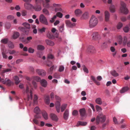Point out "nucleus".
Wrapping results in <instances>:
<instances>
[{
	"instance_id": "nucleus-1",
	"label": "nucleus",
	"mask_w": 130,
	"mask_h": 130,
	"mask_svg": "<svg viewBox=\"0 0 130 130\" xmlns=\"http://www.w3.org/2000/svg\"><path fill=\"white\" fill-rule=\"evenodd\" d=\"M19 87L21 89H23L22 92L24 94L26 93L27 95V100L28 101L30 99H30L32 100V93L31 91H30L29 92V88L27 86L26 90L24 89V85L21 83H20L19 86Z\"/></svg>"
},
{
	"instance_id": "nucleus-2",
	"label": "nucleus",
	"mask_w": 130,
	"mask_h": 130,
	"mask_svg": "<svg viewBox=\"0 0 130 130\" xmlns=\"http://www.w3.org/2000/svg\"><path fill=\"white\" fill-rule=\"evenodd\" d=\"M98 23L97 19L94 16L92 15L89 21V27L91 28H93L96 26Z\"/></svg>"
},
{
	"instance_id": "nucleus-3",
	"label": "nucleus",
	"mask_w": 130,
	"mask_h": 130,
	"mask_svg": "<svg viewBox=\"0 0 130 130\" xmlns=\"http://www.w3.org/2000/svg\"><path fill=\"white\" fill-rule=\"evenodd\" d=\"M43 2V0H35V4L33 7L34 9L37 11L41 10V4Z\"/></svg>"
},
{
	"instance_id": "nucleus-4",
	"label": "nucleus",
	"mask_w": 130,
	"mask_h": 130,
	"mask_svg": "<svg viewBox=\"0 0 130 130\" xmlns=\"http://www.w3.org/2000/svg\"><path fill=\"white\" fill-rule=\"evenodd\" d=\"M120 5V10L121 12L125 14H127L128 12V11L126 7V4L124 2L121 1Z\"/></svg>"
},
{
	"instance_id": "nucleus-5",
	"label": "nucleus",
	"mask_w": 130,
	"mask_h": 130,
	"mask_svg": "<svg viewBox=\"0 0 130 130\" xmlns=\"http://www.w3.org/2000/svg\"><path fill=\"white\" fill-rule=\"evenodd\" d=\"M106 120V117L105 115H101L100 116H97L96 119V124H98L100 122L103 123Z\"/></svg>"
},
{
	"instance_id": "nucleus-6",
	"label": "nucleus",
	"mask_w": 130,
	"mask_h": 130,
	"mask_svg": "<svg viewBox=\"0 0 130 130\" xmlns=\"http://www.w3.org/2000/svg\"><path fill=\"white\" fill-rule=\"evenodd\" d=\"M39 20L42 23L46 25H48V23L46 17L43 14H41L39 16Z\"/></svg>"
},
{
	"instance_id": "nucleus-7",
	"label": "nucleus",
	"mask_w": 130,
	"mask_h": 130,
	"mask_svg": "<svg viewBox=\"0 0 130 130\" xmlns=\"http://www.w3.org/2000/svg\"><path fill=\"white\" fill-rule=\"evenodd\" d=\"M2 82L3 84L9 86H10L13 84V82L10 79L7 78H5L4 80H3L2 81Z\"/></svg>"
},
{
	"instance_id": "nucleus-8",
	"label": "nucleus",
	"mask_w": 130,
	"mask_h": 130,
	"mask_svg": "<svg viewBox=\"0 0 130 130\" xmlns=\"http://www.w3.org/2000/svg\"><path fill=\"white\" fill-rule=\"evenodd\" d=\"M92 38L94 40H100L101 39V37L100 35L98 32H95L93 33Z\"/></svg>"
},
{
	"instance_id": "nucleus-9",
	"label": "nucleus",
	"mask_w": 130,
	"mask_h": 130,
	"mask_svg": "<svg viewBox=\"0 0 130 130\" xmlns=\"http://www.w3.org/2000/svg\"><path fill=\"white\" fill-rule=\"evenodd\" d=\"M65 23L67 27L70 28H72L75 26V24L74 23H72L71 22L68 20L65 21Z\"/></svg>"
},
{
	"instance_id": "nucleus-10",
	"label": "nucleus",
	"mask_w": 130,
	"mask_h": 130,
	"mask_svg": "<svg viewBox=\"0 0 130 130\" xmlns=\"http://www.w3.org/2000/svg\"><path fill=\"white\" fill-rule=\"evenodd\" d=\"M36 72L38 74L42 76H45L46 75V73L43 70L37 69L36 70Z\"/></svg>"
},
{
	"instance_id": "nucleus-11",
	"label": "nucleus",
	"mask_w": 130,
	"mask_h": 130,
	"mask_svg": "<svg viewBox=\"0 0 130 130\" xmlns=\"http://www.w3.org/2000/svg\"><path fill=\"white\" fill-rule=\"evenodd\" d=\"M88 53L92 54L95 53V48L92 46H89L87 49V51Z\"/></svg>"
},
{
	"instance_id": "nucleus-12",
	"label": "nucleus",
	"mask_w": 130,
	"mask_h": 130,
	"mask_svg": "<svg viewBox=\"0 0 130 130\" xmlns=\"http://www.w3.org/2000/svg\"><path fill=\"white\" fill-rule=\"evenodd\" d=\"M54 6L56 7L55 8V11L56 12L61 11L62 9L60 7L61 5H60L57 4H54L53 5Z\"/></svg>"
},
{
	"instance_id": "nucleus-13",
	"label": "nucleus",
	"mask_w": 130,
	"mask_h": 130,
	"mask_svg": "<svg viewBox=\"0 0 130 130\" xmlns=\"http://www.w3.org/2000/svg\"><path fill=\"white\" fill-rule=\"evenodd\" d=\"M105 20L106 22L109 21L110 18V14L109 12L107 11L105 12Z\"/></svg>"
},
{
	"instance_id": "nucleus-14",
	"label": "nucleus",
	"mask_w": 130,
	"mask_h": 130,
	"mask_svg": "<svg viewBox=\"0 0 130 130\" xmlns=\"http://www.w3.org/2000/svg\"><path fill=\"white\" fill-rule=\"evenodd\" d=\"M89 17V14L87 12H85L82 15V18L84 20L88 19Z\"/></svg>"
},
{
	"instance_id": "nucleus-15",
	"label": "nucleus",
	"mask_w": 130,
	"mask_h": 130,
	"mask_svg": "<svg viewBox=\"0 0 130 130\" xmlns=\"http://www.w3.org/2000/svg\"><path fill=\"white\" fill-rule=\"evenodd\" d=\"M41 85L44 87H46L47 85V81L44 79H42L40 81Z\"/></svg>"
},
{
	"instance_id": "nucleus-16",
	"label": "nucleus",
	"mask_w": 130,
	"mask_h": 130,
	"mask_svg": "<svg viewBox=\"0 0 130 130\" xmlns=\"http://www.w3.org/2000/svg\"><path fill=\"white\" fill-rule=\"evenodd\" d=\"M69 114V111L68 109H66L63 114V118L65 120L68 119Z\"/></svg>"
},
{
	"instance_id": "nucleus-17",
	"label": "nucleus",
	"mask_w": 130,
	"mask_h": 130,
	"mask_svg": "<svg viewBox=\"0 0 130 130\" xmlns=\"http://www.w3.org/2000/svg\"><path fill=\"white\" fill-rule=\"evenodd\" d=\"M45 2H43V6L44 7L48 8H49L50 5V4L48 3L50 2L49 0H45Z\"/></svg>"
},
{
	"instance_id": "nucleus-18",
	"label": "nucleus",
	"mask_w": 130,
	"mask_h": 130,
	"mask_svg": "<svg viewBox=\"0 0 130 130\" xmlns=\"http://www.w3.org/2000/svg\"><path fill=\"white\" fill-rule=\"evenodd\" d=\"M79 112L82 117L86 115V110L84 108L80 109L79 110Z\"/></svg>"
},
{
	"instance_id": "nucleus-19",
	"label": "nucleus",
	"mask_w": 130,
	"mask_h": 130,
	"mask_svg": "<svg viewBox=\"0 0 130 130\" xmlns=\"http://www.w3.org/2000/svg\"><path fill=\"white\" fill-rule=\"evenodd\" d=\"M44 101L46 104H48L50 103V98L49 95H45L44 96Z\"/></svg>"
},
{
	"instance_id": "nucleus-20",
	"label": "nucleus",
	"mask_w": 130,
	"mask_h": 130,
	"mask_svg": "<svg viewBox=\"0 0 130 130\" xmlns=\"http://www.w3.org/2000/svg\"><path fill=\"white\" fill-rule=\"evenodd\" d=\"M50 117L51 119L53 120L57 121L58 120L57 117L55 114L53 113L51 114Z\"/></svg>"
},
{
	"instance_id": "nucleus-21",
	"label": "nucleus",
	"mask_w": 130,
	"mask_h": 130,
	"mask_svg": "<svg viewBox=\"0 0 130 130\" xmlns=\"http://www.w3.org/2000/svg\"><path fill=\"white\" fill-rule=\"evenodd\" d=\"M91 79L97 85H100V83L96 80V78L94 76H91Z\"/></svg>"
},
{
	"instance_id": "nucleus-22",
	"label": "nucleus",
	"mask_w": 130,
	"mask_h": 130,
	"mask_svg": "<svg viewBox=\"0 0 130 130\" xmlns=\"http://www.w3.org/2000/svg\"><path fill=\"white\" fill-rule=\"evenodd\" d=\"M19 33L17 32H14V33L12 36V38L14 39H17L20 36Z\"/></svg>"
},
{
	"instance_id": "nucleus-23",
	"label": "nucleus",
	"mask_w": 130,
	"mask_h": 130,
	"mask_svg": "<svg viewBox=\"0 0 130 130\" xmlns=\"http://www.w3.org/2000/svg\"><path fill=\"white\" fill-rule=\"evenodd\" d=\"M75 13L76 16H79L82 14V12L80 10L77 9L75 10Z\"/></svg>"
},
{
	"instance_id": "nucleus-24",
	"label": "nucleus",
	"mask_w": 130,
	"mask_h": 130,
	"mask_svg": "<svg viewBox=\"0 0 130 130\" xmlns=\"http://www.w3.org/2000/svg\"><path fill=\"white\" fill-rule=\"evenodd\" d=\"M46 44L51 46H53L54 45V43L51 40L47 39L45 40Z\"/></svg>"
},
{
	"instance_id": "nucleus-25",
	"label": "nucleus",
	"mask_w": 130,
	"mask_h": 130,
	"mask_svg": "<svg viewBox=\"0 0 130 130\" xmlns=\"http://www.w3.org/2000/svg\"><path fill=\"white\" fill-rule=\"evenodd\" d=\"M42 116L44 119L46 120L48 119L47 114V112L44 111H43L42 112Z\"/></svg>"
},
{
	"instance_id": "nucleus-26",
	"label": "nucleus",
	"mask_w": 130,
	"mask_h": 130,
	"mask_svg": "<svg viewBox=\"0 0 130 130\" xmlns=\"http://www.w3.org/2000/svg\"><path fill=\"white\" fill-rule=\"evenodd\" d=\"M95 102L97 104L101 105L102 103V99L100 98H96L95 100Z\"/></svg>"
},
{
	"instance_id": "nucleus-27",
	"label": "nucleus",
	"mask_w": 130,
	"mask_h": 130,
	"mask_svg": "<svg viewBox=\"0 0 130 130\" xmlns=\"http://www.w3.org/2000/svg\"><path fill=\"white\" fill-rule=\"evenodd\" d=\"M110 73L113 76L117 77L119 76V74L115 70H113L111 71Z\"/></svg>"
},
{
	"instance_id": "nucleus-28",
	"label": "nucleus",
	"mask_w": 130,
	"mask_h": 130,
	"mask_svg": "<svg viewBox=\"0 0 130 130\" xmlns=\"http://www.w3.org/2000/svg\"><path fill=\"white\" fill-rule=\"evenodd\" d=\"M129 90V88L128 87H125L123 88L120 91L121 93H124Z\"/></svg>"
},
{
	"instance_id": "nucleus-29",
	"label": "nucleus",
	"mask_w": 130,
	"mask_h": 130,
	"mask_svg": "<svg viewBox=\"0 0 130 130\" xmlns=\"http://www.w3.org/2000/svg\"><path fill=\"white\" fill-rule=\"evenodd\" d=\"M34 112L36 114H39L40 113V110L38 107H37L35 108Z\"/></svg>"
},
{
	"instance_id": "nucleus-30",
	"label": "nucleus",
	"mask_w": 130,
	"mask_h": 130,
	"mask_svg": "<svg viewBox=\"0 0 130 130\" xmlns=\"http://www.w3.org/2000/svg\"><path fill=\"white\" fill-rule=\"evenodd\" d=\"M47 37L51 39H53L54 38V37L52 34L51 33L48 32L47 34Z\"/></svg>"
},
{
	"instance_id": "nucleus-31",
	"label": "nucleus",
	"mask_w": 130,
	"mask_h": 130,
	"mask_svg": "<svg viewBox=\"0 0 130 130\" xmlns=\"http://www.w3.org/2000/svg\"><path fill=\"white\" fill-rule=\"evenodd\" d=\"M123 39L122 38L121 36L119 35L118 37V40L119 44H121L122 42Z\"/></svg>"
},
{
	"instance_id": "nucleus-32",
	"label": "nucleus",
	"mask_w": 130,
	"mask_h": 130,
	"mask_svg": "<svg viewBox=\"0 0 130 130\" xmlns=\"http://www.w3.org/2000/svg\"><path fill=\"white\" fill-rule=\"evenodd\" d=\"M37 48L38 50H43L45 49L44 46L41 45H38L37 46Z\"/></svg>"
},
{
	"instance_id": "nucleus-33",
	"label": "nucleus",
	"mask_w": 130,
	"mask_h": 130,
	"mask_svg": "<svg viewBox=\"0 0 130 130\" xmlns=\"http://www.w3.org/2000/svg\"><path fill=\"white\" fill-rule=\"evenodd\" d=\"M14 79L15 81V83L16 85L18 84L20 82L19 80V78L17 76H16L14 77Z\"/></svg>"
},
{
	"instance_id": "nucleus-34",
	"label": "nucleus",
	"mask_w": 130,
	"mask_h": 130,
	"mask_svg": "<svg viewBox=\"0 0 130 130\" xmlns=\"http://www.w3.org/2000/svg\"><path fill=\"white\" fill-rule=\"evenodd\" d=\"M110 11L112 12H114L115 11V8L113 5H111L110 7Z\"/></svg>"
},
{
	"instance_id": "nucleus-35",
	"label": "nucleus",
	"mask_w": 130,
	"mask_h": 130,
	"mask_svg": "<svg viewBox=\"0 0 130 130\" xmlns=\"http://www.w3.org/2000/svg\"><path fill=\"white\" fill-rule=\"evenodd\" d=\"M67 107V104H64L61 107V111L63 112L65 109Z\"/></svg>"
},
{
	"instance_id": "nucleus-36",
	"label": "nucleus",
	"mask_w": 130,
	"mask_h": 130,
	"mask_svg": "<svg viewBox=\"0 0 130 130\" xmlns=\"http://www.w3.org/2000/svg\"><path fill=\"white\" fill-rule=\"evenodd\" d=\"M32 78L34 80L36 81L37 82H39L40 80V78L38 76H35L32 77Z\"/></svg>"
},
{
	"instance_id": "nucleus-37",
	"label": "nucleus",
	"mask_w": 130,
	"mask_h": 130,
	"mask_svg": "<svg viewBox=\"0 0 130 130\" xmlns=\"http://www.w3.org/2000/svg\"><path fill=\"white\" fill-rule=\"evenodd\" d=\"M8 45L10 48H13L14 47L13 43L11 41H9L8 42Z\"/></svg>"
},
{
	"instance_id": "nucleus-38",
	"label": "nucleus",
	"mask_w": 130,
	"mask_h": 130,
	"mask_svg": "<svg viewBox=\"0 0 130 130\" xmlns=\"http://www.w3.org/2000/svg\"><path fill=\"white\" fill-rule=\"evenodd\" d=\"M38 97L36 95H35L34 96V104H36L37 102Z\"/></svg>"
},
{
	"instance_id": "nucleus-39",
	"label": "nucleus",
	"mask_w": 130,
	"mask_h": 130,
	"mask_svg": "<svg viewBox=\"0 0 130 130\" xmlns=\"http://www.w3.org/2000/svg\"><path fill=\"white\" fill-rule=\"evenodd\" d=\"M24 26L26 28H28V29H29L30 28V25L29 24L27 23H24L23 24Z\"/></svg>"
},
{
	"instance_id": "nucleus-40",
	"label": "nucleus",
	"mask_w": 130,
	"mask_h": 130,
	"mask_svg": "<svg viewBox=\"0 0 130 130\" xmlns=\"http://www.w3.org/2000/svg\"><path fill=\"white\" fill-rule=\"evenodd\" d=\"M43 13L46 15H49V12L46 9L44 8L43 10Z\"/></svg>"
},
{
	"instance_id": "nucleus-41",
	"label": "nucleus",
	"mask_w": 130,
	"mask_h": 130,
	"mask_svg": "<svg viewBox=\"0 0 130 130\" xmlns=\"http://www.w3.org/2000/svg\"><path fill=\"white\" fill-rule=\"evenodd\" d=\"M127 38L126 37H124L122 40L123 44V45H125L127 43Z\"/></svg>"
},
{
	"instance_id": "nucleus-42",
	"label": "nucleus",
	"mask_w": 130,
	"mask_h": 130,
	"mask_svg": "<svg viewBox=\"0 0 130 130\" xmlns=\"http://www.w3.org/2000/svg\"><path fill=\"white\" fill-rule=\"evenodd\" d=\"M8 40L7 38H5L2 40L1 42L2 43H4L6 44L8 42Z\"/></svg>"
},
{
	"instance_id": "nucleus-43",
	"label": "nucleus",
	"mask_w": 130,
	"mask_h": 130,
	"mask_svg": "<svg viewBox=\"0 0 130 130\" xmlns=\"http://www.w3.org/2000/svg\"><path fill=\"white\" fill-rule=\"evenodd\" d=\"M78 124L79 125H81L82 126H85L86 125L87 123L86 122L79 121L78 122Z\"/></svg>"
},
{
	"instance_id": "nucleus-44",
	"label": "nucleus",
	"mask_w": 130,
	"mask_h": 130,
	"mask_svg": "<svg viewBox=\"0 0 130 130\" xmlns=\"http://www.w3.org/2000/svg\"><path fill=\"white\" fill-rule=\"evenodd\" d=\"M64 24H63L60 26L59 29V30L61 32H62L64 30Z\"/></svg>"
},
{
	"instance_id": "nucleus-45",
	"label": "nucleus",
	"mask_w": 130,
	"mask_h": 130,
	"mask_svg": "<svg viewBox=\"0 0 130 130\" xmlns=\"http://www.w3.org/2000/svg\"><path fill=\"white\" fill-rule=\"evenodd\" d=\"M123 26V24L121 22H119L117 25V28L118 29H120Z\"/></svg>"
},
{
	"instance_id": "nucleus-46",
	"label": "nucleus",
	"mask_w": 130,
	"mask_h": 130,
	"mask_svg": "<svg viewBox=\"0 0 130 130\" xmlns=\"http://www.w3.org/2000/svg\"><path fill=\"white\" fill-rule=\"evenodd\" d=\"M56 15L57 17H59L60 18H61L62 17L63 14L60 12H57L56 14Z\"/></svg>"
},
{
	"instance_id": "nucleus-47",
	"label": "nucleus",
	"mask_w": 130,
	"mask_h": 130,
	"mask_svg": "<svg viewBox=\"0 0 130 130\" xmlns=\"http://www.w3.org/2000/svg\"><path fill=\"white\" fill-rule=\"evenodd\" d=\"M64 69V68L63 66H60L59 67V71L60 72H61L63 71Z\"/></svg>"
},
{
	"instance_id": "nucleus-48",
	"label": "nucleus",
	"mask_w": 130,
	"mask_h": 130,
	"mask_svg": "<svg viewBox=\"0 0 130 130\" xmlns=\"http://www.w3.org/2000/svg\"><path fill=\"white\" fill-rule=\"evenodd\" d=\"M56 18V15H54L53 18H51V20L50 21V22L51 23H53L55 21V19Z\"/></svg>"
},
{
	"instance_id": "nucleus-49",
	"label": "nucleus",
	"mask_w": 130,
	"mask_h": 130,
	"mask_svg": "<svg viewBox=\"0 0 130 130\" xmlns=\"http://www.w3.org/2000/svg\"><path fill=\"white\" fill-rule=\"evenodd\" d=\"M123 29L125 32H127L129 31V28L127 26H126L123 28Z\"/></svg>"
},
{
	"instance_id": "nucleus-50",
	"label": "nucleus",
	"mask_w": 130,
	"mask_h": 130,
	"mask_svg": "<svg viewBox=\"0 0 130 130\" xmlns=\"http://www.w3.org/2000/svg\"><path fill=\"white\" fill-rule=\"evenodd\" d=\"M78 111L76 110H74L73 111L72 114L74 116H75L77 115L78 114Z\"/></svg>"
},
{
	"instance_id": "nucleus-51",
	"label": "nucleus",
	"mask_w": 130,
	"mask_h": 130,
	"mask_svg": "<svg viewBox=\"0 0 130 130\" xmlns=\"http://www.w3.org/2000/svg\"><path fill=\"white\" fill-rule=\"evenodd\" d=\"M7 18L9 20H11L14 19V17L12 15H9L7 16Z\"/></svg>"
},
{
	"instance_id": "nucleus-52",
	"label": "nucleus",
	"mask_w": 130,
	"mask_h": 130,
	"mask_svg": "<svg viewBox=\"0 0 130 130\" xmlns=\"http://www.w3.org/2000/svg\"><path fill=\"white\" fill-rule=\"evenodd\" d=\"M7 52L2 53V55L3 57L5 59H7V58L8 56L6 54H7Z\"/></svg>"
},
{
	"instance_id": "nucleus-53",
	"label": "nucleus",
	"mask_w": 130,
	"mask_h": 130,
	"mask_svg": "<svg viewBox=\"0 0 130 130\" xmlns=\"http://www.w3.org/2000/svg\"><path fill=\"white\" fill-rule=\"evenodd\" d=\"M54 56L52 54H49L47 56V60H48V59H52L54 58Z\"/></svg>"
},
{
	"instance_id": "nucleus-54",
	"label": "nucleus",
	"mask_w": 130,
	"mask_h": 130,
	"mask_svg": "<svg viewBox=\"0 0 130 130\" xmlns=\"http://www.w3.org/2000/svg\"><path fill=\"white\" fill-rule=\"evenodd\" d=\"M83 70L84 71L87 73H88L89 72L88 70V69L86 67L85 65L83 66Z\"/></svg>"
},
{
	"instance_id": "nucleus-55",
	"label": "nucleus",
	"mask_w": 130,
	"mask_h": 130,
	"mask_svg": "<svg viewBox=\"0 0 130 130\" xmlns=\"http://www.w3.org/2000/svg\"><path fill=\"white\" fill-rule=\"evenodd\" d=\"M34 51V50L31 47H29L28 49V52L30 53H33Z\"/></svg>"
},
{
	"instance_id": "nucleus-56",
	"label": "nucleus",
	"mask_w": 130,
	"mask_h": 130,
	"mask_svg": "<svg viewBox=\"0 0 130 130\" xmlns=\"http://www.w3.org/2000/svg\"><path fill=\"white\" fill-rule=\"evenodd\" d=\"M113 121L115 124H119V123L117 121V119L115 117L113 118Z\"/></svg>"
},
{
	"instance_id": "nucleus-57",
	"label": "nucleus",
	"mask_w": 130,
	"mask_h": 130,
	"mask_svg": "<svg viewBox=\"0 0 130 130\" xmlns=\"http://www.w3.org/2000/svg\"><path fill=\"white\" fill-rule=\"evenodd\" d=\"M27 12L25 10H23L21 13V15L23 16H25L27 15Z\"/></svg>"
},
{
	"instance_id": "nucleus-58",
	"label": "nucleus",
	"mask_w": 130,
	"mask_h": 130,
	"mask_svg": "<svg viewBox=\"0 0 130 130\" xmlns=\"http://www.w3.org/2000/svg\"><path fill=\"white\" fill-rule=\"evenodd\" d=\"M23 59H18L16 60V63L17 64H18L20 62H23Z\"/></svg>"
},
{
	"instance_id": "nucleus-59",
	"label": "nucleus",
	"mask_w": 130,
	"mask_h": 130,
	"mask_svg": "<svg viewBox=\"0 0 130 130\" xmlns=\"http://www.w3.org/2000/svg\"><path fill=\"white\" fill-rule=\"evenodd\" d=\"M1 49L2 50V53L3 52L4 53L6 52V50L4 46H2Z\"/></svg>"
},
{
	"instance_id": "nucleus-60",
	"label": "nucleus",
	"mask_w": 130,
	"mask_h": 130,
	"mask_svg": "<svg viewBox=\"0 0 130 130\" xmlns=\"http://www.w3.org/2000/svg\"><path fill=\"white\" fill-rule=\"evenodd\" d=\"M11 69H7L3 70L2 71V73H4L6 72H8L11 71Z\"/></svg>"
},
{
	"instance_id": "nucleus-61",
	"label": "nucleus",
	"mask_w": 130,
	"mask_h": 130,
	"mask_svg": "<svg viewBox=\"0 0 130 130\" xmlns=\"http://www.w3.org/2000/svg\"><path fill=\"white\" fill-rule=\"evenodd\" d=\"M39 114H36L35 116V118L36 119L41 118V116L39 115Z\"/></svg>"
},
{
	"instance_id": "nucleus-62",
	"label": "nucleus",
	"mask_w": 130,
	"mask_h": 130,
	"mask_svg": "<svg viewBox=\"0 0 130 130\" xmlns=\"http://www.w3.org/2000/svg\"><path fill=\"white\" fill-rule=\"evenodd\" d=\"M45 28L43 27L41 29L39 30V31L41 33L44 32L45 31Z\"/></svg>"
},
{
	"instance_id": "nucleus-63",
	"label": "nucleus",
	"mask_w": 130,
	"mask_h": 130,
	"mask_svg": "<svg viewBox=\"0 0 130 130\" xmlns=\"http://www.w3.org/2000/svg\"><path fill=\"white\" fill-rule=\"evenodd\" d=\"M60 102L58 101H57L55 104V106L56 107H60Z\"/></svg>"
},
{
	"instance_id": "nucleus-64",
	"label": "nucleus",
	"mask_w": 130,
	"mask_h": 130,
	"mask_svg": "<svg viewBox=\"0 0 130 130\" xmlns=\"http://www.w3.org/2000/svg\"><path fill=\"white\" fill-rule=\"evenodd\" d=\"M33 121L36 124H39L38 121L37 119L34 118L33 120Z\"/></svg>"
}]
</instances>
